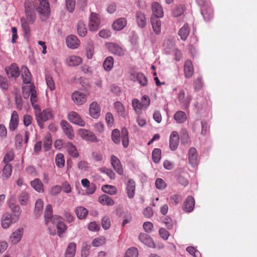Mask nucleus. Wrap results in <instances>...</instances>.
Listing matches in <instances>:
<instances>
[{
	"label": "nucleus",
	"instance_id": "603ef678",
	"mask_svg": "<svg viewBox=\"0 0 257 257\" xmlns=\"http://www.w3.org/2000/svg\"><path fill=\"white\" fill-rule=\"evenodd\" d=\"M132 106L137 113L140 114L141 113V109L143 107L139 99L136 98L133 99L132 100Z\"/></svg>",
	"mask_w": 257,
	"mask_h": 257
},
{
	"label": "nucleus",
	"instance_id": "58836bf2",
	"mask_svg": "<svg viewBox=\"0 0 257 257\" xmlns=\"http://www.w3.org/2000/svg\"><path fill=\"white\" fill-rule=\"evenodd\" d=\"M114 60L112 57L108 56L106 57L103 63V68L107 71H110L113 66Z\"/></svg>",
	"mask_w": 257,
	"mask_h": 257
},
{
	"label": "nucleus",
	"instance_id": "a211bd4d",
	"mask_svg": "<svg viewBox=\"0 0 257 257\" xmlns=\"http://www.w3.org/2000/svg\"><path fill=\"white\" fill-rule=\"evenodd\" d=\"M2 226L4 229H7L14 222V220L12 215L9 213H5L2 216Z\"/></svg>",
	"mask_w": 257,
	"mask_h": 257
},
{
	"label": "nucleus",
	"instance_id": "4be33fe9",
	"mask_svg": "<svg viewBox=\"0 0 257 257\" xmlns=\"http://www.w3.org/2000/svg\"><path fill=\"white\" fill-rule=\"evenodd\" d=\"M19 123L18 114L16 111L12 113L11 120L9 123V129L11 131H15L18 127Z\"/></svg>",
	"mask_w": 257,
	"mask_h": 257
},
{
	"label": "nucleus",
	"instance_id": "79ce46f5",
	"mask_svg": "<svg viewBox=\"0 0 257 257\" xmlns=\"http://www.w3.org/2000/svg\"><path fill=\"white\" fill-rule=\"evenodd\" d=\"M52 141L50 134H47L43 141V149L45 151L49 150L52 146Z\"/></svg>",
	"mask_w": 257,
	"mask_h": 257
},
{
	"label": "nucleus",
	"instance_id": "864d4df0",
	"mask_svg": "<svg viewBox=\"0 0 257 257\" xmlns=\"http://www.w3.org/2000/svg\"><path fill=\"white\" fill-rule=\"evenodd\" d=\"M105 243V239L103 236H99L95 238L92 241V245L94 247H99Z\"/></svg>",
	"mask_w": 257,
	"mask_h": 257
},
{
	"label": "nucleus",
	"instance_id": "09e8293b",
	"mask_svg": "<svg viewBox=\"0 0 257 257\" xmlns=\"http://www.w3.org/2000/svg\"><path fill=\"white\" fill-rule=\"evenodd\" d=\"M44 203L42 199H38L37 200L35 203V214L39 216L43 209Z\"/></svg>",
	"mask_w": 257,
	"mask_h": 257
},
{
	"label": "nucleus",
	"instance_id": "4c0bfd02",
	"mask_svg": "<svg viewBox=\"0 0 257 257\" xmlns=\"http://www.w3.org/2000/svg\"><path fill=\"white\" fill-rule=\"evenodd\" d=\"M31 186L37 192H42L43 191V184L39 179H35L31 182Z\"/></svg>",
	"mask_w": 257,
	"mask_h": 257
},
{
	"label": "nucleus",
	"instance_id": "bb28decb",
	"mask_svg": "<svg viewBox=\"0 0 257 257\" xmlns=\"http://www.w3.org/2000/svg\"><path fill=\"white\" fill-rule=\"evenodd\" d=\"M126 20L124 18H121L116 20L112 25L114 30L119 31L122 30L126 25Z\"/></svg>",
	"mask_w": 257,
	"mask_h": 257
},
{
	"label": "nucleus",
	"instance_id": "f257e3e1",
	"mask_svg": "<svg viewBox=\"0 0 257 257\" xmlns=\"http://www.w3.org/2000/svg\"><path fill=\"white\" fill-rule=\"evenodd\" d=\"M24 5L25 13L30 21L33 22L36 20V10H37L42 21H45L49 19L51 11L47 0H26Z\"/></svg>",
	"mask_w": 257,
	"mask_h": 257
},
{
	"label": "nucleus",
	"instance_id": "bf43d9fd",
	"mask_svg": "<svg viewBox=\"0 0 257 257\" xmlns=\"http://www.w3.org/2000/svg\"><path fill=\"white\" fill-rule=\"evenodd\" d=\"M114 106L119 115L123 116L124 114V108L122 103L119 101L115 102L114 103Z\"/></svg>",
	"mask_w": 257,
	"mask_h": 257
},
{
	"label": "nucleus",
	"instance_id": "7ed1b4c3",
	"mask_svg": "<svg viewBox=\"0 0 257 257\" xmlns=\"http://www.w3.org/2000/svg\"><path fill=\"white\" fill-rule=\"evenodd\" d=\"M89 93L87 91H75L71 94V98L77 105H82L86 101Z\"/></svg>",
	"mask_w": 257,
	"mask_h": 257
},
{
	"label": "nucleus",
	"instance_id": "49530a36",
	"mask_svg": "<svg viewBox=\"0 0 257 257\" xmlns=\"http://www.w3.org/2000/svg\"><path fill=\"white\" fill-rule=\"evenodd\" d=\"M178 99L186 107H188L190 101V97H187L186 98H185V93L183 90L179 91L178 94Z\"/></svg>",
	"mask_w": 257,
	"mask_h": 257
},
{
	"label": "nucleus",
	"instance_id": "39448f33",
	"mask_svg": "<svg viewBox=\"0 0 257 257\" xmlns=\"http://www.w3.org/2000/svg\"><path fill=\"white\" fill-rule=\"evenodd\" d=\"M100 24V20L98 16L94 13H92L89 17L88 24L89 29L91 31H97Z\"/></svg>",
	"mask_w": 257,
	"mask_h": 257
},
{
	"label": "nucleus",
	"instance_id": "412c9836",
	"mask_svg": "<svg viewBox=\"0 0 257 257\" xmlns=\"http://www.w3.org/2000/svg\"><path fill=\"white\" fill-rule=\"evenodd\" d=\"M152 10L154 15V17L162 18L164 16V12L162 6L157 2H154L152 5Z\"/></svg>",
	"mask_w": 257,
	"mask_h": 257
},
{
	"label": "nucleus",
	"instance_id": "9b49d317",
	"mask_svg": "<svg viewBox=\"0 0 257 257\" xmlns=\"http://www.w3.org/2000/svg\"><path fill=\"white\" fill-rule=\"evenodd\" d=\"M130 78L134 81H137L142 86H145L147 84V78L142 73H132L131 74Z\"/></svg>",
	"mask_w": 257,
	"mask_h": 257
},
{
	"label": "nucleus",
	"instance_id": "680f3d73",
	"mask_svg": "<svg viewBox=\"0 0 257 257\" xmlns=\"http://www.w3.org/2000/svg\"><path fill=\"white\" fill-rule=\"evenodd\" d=\"M182 200V196L180 194H174L170 197V201L172 204L177 205Z\"/></svg>",
	"mask_w": 257,
	"mask_h": 257
},
{
	"label": "nucleus",
	"instance_id": "774afa93",
	"mask_svg": "<svg viewBox=\"0 0 257 257\" xmlns=\"http://www.w3.org/2000/svg\"><path fill=\"white\" fill-rule=\"evenodd\" d=\"M156 186L159 189H164L166 187V184L164 180L161 178H158L156 180Z\"/></svg>",
	"mask_w": 257,
	"mask_h": 257
},
{
	"label": "nucleus",
	"instance_id": "3c124183",
	"mask_svg": "<svg viewBox=\"0 0 257 257\" xmlns=\"http://www.w3.org/2000/svg\"><path fill=\"white\" fill-rule=\"evenodd\" d=\"M45 79L47 85L51 91H53L55 89V86L54 81L52 79V76L49 73L45 74Z\"/></svg>",
	"mask_w": 257,
	"mask_h": 257
},
{
	"label": "nucleus",
	"instance_id": "f704fd0d",
	"mask_svg": "<svg viewBox=\"0 0 257 257\" xmlns=\"http://www.w3.org/2000/svg\"><path fill=\"white\" fill-rule=\"evenodd\" d=\"M201 14L203 16L204 20L206 21H208L213 17V11L211 8H206L204 6L201 9Z\"/></svg>",
	"mask_w": 257,
	"mask_h": 257
},
{
	"label": "nucleus",
	"instance_id": "ddd939ff",
	"mask_svg": "<svg viewBox=\"0 0 257 257\" xmlns=\"http://www.w3.org/2000/svg\"><path fill=\"white\" fill-rule=\"evenodd\" d=\"M5 70L9 78H16L20 75L19 68L16 63H13L10 66L6 67Z\"/></svg>",
	"mask_w": 257,
	"mask_h": 257
},
{
	"label": "nucleus",
	"instance_id": "13d9d810",
	"mask_svg": "<svg viewBox=\"0 0 257 257\" xmlns=\"http://www.w3.org/2000/svg\"><path fill=\"white\" fill-rule=\"evenodd\" d=\"M111 138L115 144H119L120 143V133L118 130L115 129L113 130L111 134Z\"/></svg>",
	"mask_w": 257,
	"mask_h": 257
},
{
	"label": "nucleus",
	"instance_id": "e433bc0d",
	"mask_svg": "<svg viewBox=\"0 0 257 257\" xmlns=\"http://www.w3.org/2000/svg\"><path fill=\"white\" fill-rule=\"evenodd\" d=\"M76 245L74 242L70 243L65 252V257H74L75 254Z\"/></svg>",
	"mask_w": 257,
	"mask_h": 257
},
{
	"label": "nucleus",
	"instance_id": "8fccbe9b",
	"mask_svg": "<svg viewBox=\"0 0 257 257\" xmlns=\"http://www.w3.org/2000/svg\"><path fill=\"white\" fill-rule=\"evenodd\" d=\"M12 166L10 164H6L3 170V177L6 179L9 178L12 172Z\"/></svg>",
	"mask_w": 257,
	"mask_h": 257
},
{
	"label": "nucleus",
	"instance_id": "aec40b11",
	"mask_svg": "<svg viewBox=\"0 0 257 257\" xmlns=\"http://www.w3.org/2000/svg\"><path fill=\"white\" fill-rule=\"evenodd\" d=\"M139 240L150 247L155 248V244L152 238L147 234L142 233L140 234Z\"/></svg>",
	"mask_w": 257,
	"mask_h": 257
},
{
	"label": "nucleus",
	"instance_id": "37998d69",
	"mask_svg": "<svg viewBox=\"0 0 257 257\" xmlns=\"http://www.w3.org/2000/svg\"><path fill=\"white\" fill-rule=\"evenodd\" d=\"M121 139L122 145L124 148H127L129 144L128 132L125 128L121 130Z\"/></svg>",
	"mask_w": 257,
	"mask_h": 257
},
{
	"label": "nucleus",
	"instance_id": "2eb2a0df",
	"mask_svg": "<svg viewBox=\"0 0 257 257\" xmlns=\"http://www.w3.org/2000/svg\"><path fill=\"white\" fill-rule=\"evenodd\" d=\"M179 137L176 131H173L170 136L169 145L172 151H175L178 148L179 145Z\"/></svg>",
	"mask_w": 257,
	"mask_h": 257
},
{
	"label": "nucleus",
	"instance_id": "052dcab7",
	"mask_svg": "<svg viewBox=\"0 0 257 257\" xmlns=\"http://www.w3.org/2000/svg\"><path fill=\"white\" fill-rule=\"evenodd\" d=\"M184 12V8L182 5L177 6L174 10L173 15L174 17H178L182 15Z\"/></svg>",
	"mask_w": 257,
	"mask_h": 257
},
{
	"label": "nucleus",
	"instance_id": "473e14b6",
	"mask_svg": "<svg viewBox=\"0 0 257 257\" xmlns=\"http://www.w3.org/2000/svg\"><path fill=\"white\" fill-rule=\"evenodd\" d=\"M30 196L26 191L22 192L18 196V200L21 205L25 206L29 202Z\"/></svg>",
	"mask_w": 257,
	"mask_h": 257
},
{
	"label": "nucleus",
	"instance_id": "7c9ffc66",
	"mask_svg": "<svg viewBox=\"0 0 257 257\" xmlns=\"http://www.w3.org/2000/svg\"><path fill=\"white\" fill-rule=\"evenodd\" d=\"M22 77L23 82L29 84L31 81V74L28 69L25 66L22 67Z\"/></svg>",
	"mask_w": 257,
	"mask_h": 257
},
{
	"label": "nucleus",
	"instance_id": "6ab92c4d",
	"mask_svg": "<svg viewBox=\"0 0 257 257\" xmlns=\"http://www.w3.org/2000/svg\"><path fill=\"white\" fill-rule=\"evenodd\" d=\"M89 114L93 118H98L100 114V108L96 102H92L89 107Z\"/></svg>",
	"mask_w": 257,
	"mask_h": 257
},
{
	"label": "nucleus",
	"instance_id": "423d86ee",
	"mask_svg": "<svg viewBox=\"0 0 257 257\" xmlns=\"http://www.w3.org/2000/svg\"><path fill=\"white\" fill-rule=\"evenodd\" d=\"M108 50L112 54L118 56H123L125 54L124 50L119 45L113 43H109L106 44Z\"/></svg>",
	"mask_w": 257,
	"mask_h": 257
},
{
	"label": "nucleus",
	"instance_id": "dca6fc26",
	"mask_svg": "<svg viewBox=\"0 0 257 257\" xmlns=\"http://www.w3.org/2000/svg\"><path fill=\"white\" fill-rule=\"evenodd\" d=\"M81 57L76 55H71L66 59V64L70 67H75L79 65L82 62Z\"/></svg>",
	"mask_w": 257,
	"mask_h": 257
},
{
	"label": "nucleus",
	"instance_id": "0e129e2a",
	"mask_svg": "<svg viewBox=\"0 0 257 257\" xmlns=\"http://www.w3.org/2000/svg\"><path fill=\"white\" fill-rule=\"evenodd\" d=\"M56 226L58 230V233L59 235L60 236L61 234L65 232V230L66 229V226L64 223L61 221V220H60L59 222H58Z\"/></svg>",
	"mask_w": 257,
	"mask_h": 257
},
{
	"label": "nucleus",
	"instance_id": "2f4dec72",
	"mask_svg": "<svg viewBox=\"0 0 257 257\" xmlns=\"http://www.w3.org/2000/svg\"><path fill=\"white\" fill-rule=\"evenodd\" d=\"M77 218L79 219H83L87 215L88 210L83 206H78L74 210Z\"/></svg>",
	"mask_w": 257,
	"mask_h": 257
},
{
	"label": "nucleus",
	"instance_id": "f03ea898",
	"mask_svg": "<svg viewBox=\"0 0 257 257\" xmlns=\"http://www.w3.org/2000/svg\"><path fill=\"white\" fill-rule=\"evenodd\" d=\"M36 115L39 125L42 127L44 122L52 118L53 113L51 109L47 108L43 110L42 112L36 111Z\"/></svg>",
	"mask_w": 257,
	"mask_h": 257
},
{
	"label": "nucleus",
	"instance_id": "4d7b16f0",
	"mask_svg": "<svg viewBox=\"0 0 257 257\" xmlns=\"http://www.w3.org/2000/svg\"><path fill=\"white\" fill-rule=\"evenodd\" d=\"M138 251L136 247H131L128 248L125 254L124 257H138Z\"/></svg>",
	"mask_w": 257,
	"mask_h": 257
},
{
	"label": "nucleus",
	"instance_id": "c9c22d12",
	"mask_svg": "<svg viewBox=\"0 0 257 257\" xmlns=\"http://www.w3.org/2000/svg\"><path fill=\"white\" fill-rule=\"evenodd\" d=\"M66 147L69 154L72 157L77 158L79 156V154L76 148L71 142L67 143Z\"/></svg>",
	"mask_w": 257,
	"mask_h": 257
},
{
	"label": "nucleus",
	"instance_id": "f3484780",
	"mask_svg": "<svg viewBox=\"0 0 257 257\" xmlns=\"http://www.w3.org/2000/svg\"><path fill=\"white\" fill-rule=\"evenodd\" d=\"M26 18H22L21 19V23L24 35L27 36L30 34V32L29 24H34L35 21H34L33 22L30 21V19L26 14Z\"/></svg>",
	"mask_w": 257,
	"mask_h": 257
},
{
	"label": "nucleus",
	"instance_id": "338daca9",
	"mask_svg": "<svg viewBox=\"0 0 257 257\" xmlns=\"http://www.w3.org/2000/svg\"><path fill=\"white\" fill-rule=\"evenodd\" d=\"M14 158V154L12 151H9L4 157L3 161L5 164H9V163L12 161Z\"/></svg>",
	"mask_w": 257,
	"mask_h": 257
},
{
	"label": "nucleus",
	"instance_id": "72a5a7b5",
	"mask_svg": "<svg viewBox=\"0 0 257 257\" xmlns=\"http://www.w3.org/2000/svg\"><path fill=\"white\" fill-rule=\"evenodd\" d=\"M190 33V29L188 25H184L180 29L178 32V35L183 41L187 39Z\"/></svg>",
	"mask_w": 257,
	"mask_h": 257
},
{
	"label": "nucleus",
	"instance_id": "6e6d98bb",
	"mask_svg": "<svg viewBox=\"0 0 257 257\" xmlns=\"http://www.w3.org/2000/svg\"><path fill=\"white\" fill-rule=\"evenodd\" d=\"M161 151L159 149H155L152 152V159L155 163H158L161 159Z\"/></svg>",
	"mask_w": 257,
	"mask_h": 257
},
{
	"label": "nucleus",
	"instance_id": "5701e85b",
	"mask_svg": "<svg viewBox=\"0 0 257 257\" xmlns=\"http://www.w3.org/2000/svg\"><path fill=\"white\" fill-rule=\"evenodd\" d=\"M127 196L129 198H133L135 195L136 184L135 181L131 179L126 183V187Z\"/></svg>",
	"mask_w": 257,
	"mask_h": 257
},
{
	"label": "nucleus",
	"instance_id": "6e6552de",
	"mask_svg": "<svg viewBox=\"0 0 257 257\" xmlns=\"http://www.w3.org/2000/svg\"><path fill=\"white\" fill-rule=\"evenodd\" d=\"M24 233V228L20 227L16 229L11 235L10 240L13 244H17L22 239Z\"/></svg>",
	"mask_w": 257,
	"mask_h": 257
},
{
	"label": "nucleus",
	"instance_id": "cd10ccee",
	"mask_svg": "<svg viewBox=\"0 0 257 257\" xmlns=\"http://www.w3.org/2000/svg\"><path fill=\"white\" fill-rule=\"evenodd\" d=\"M136 18L137 23L139 27L143 28L146 25V19L144 13L141 12L136 13Z\"/></svg>",
	"mask_w": 257,
	"mask_h": 257
},
{
	"label": "nucleus",
	"instance_id": "69168bd1",
	"mask_svg": "<svg viewBox=\"0 0 257 257\" xmlns=\"http://www.w3.org/2000/svg\"><path fill=\"white\" fill-rule=\"evenodd\" d=\"M66 4L68 11L72 13L75 7V0H66Z\"/></svg>",
	"mask_w": 257,
	"mask_h": 257
},
{
	"label": "nucleus",
	"instance_id": "393cba45",
	"mask_svg": "<svg viewBox=\"0 0 257 257\" xmlns=\"http://www.w3.org/2000/svg\"><path fill=\"white\" fill-rule=\"evenodd\" d=\"M195 201L193 197L188 196L184 203V210L186 212H191L194 207Z\"/></svg>",
	"mask_w": 257,
	"mask_h": 257
},
{
	"label": "nucleus",
	"instance_id": "0eeeda50",
	"mask_svg": "<svg viewBox=\"0 0 257 257\" xmlns=\"http://www.w3.org/2000/svg\"><path fill=\"white\" fill-rule=\"evenodd\" d=\"M68 119L72 123L79 125L84 126L85 121L82 119L80 115L75 111H71L68 114Z\"/></svg>",
	"mask_w": 257,
	"mask_h": 257
},
{
	"label": "nucleus",
	"instance_id": "c85d7f7f",
	"mask_svg": "<svg viewBox=\"0 0 257 257\" xmlns=\"http://www.w3.org/2000/svg\"><path fill=\"white\" fill-rule=\"evenodd\" d=\"M98 201L103 205L112 206L114 204L113 200L110 197L105 194L100 196Z\"/></svg>",
	"mask_w": 257,
	"mask_h": 257
},
{
	"label": "nucleus",
	"instance_id": "e2e57ef3",
	"mask_svg": "<svg viewBox=\"0 0 257 257\" xmlns=\"http://www.w3.org/2000/svg\"><path fill=\"white\" fill-rule=\"evenodd\" d=\"M29 90L30 91V99L31 103L33 105H34V103L37 101V93L36 90L34 89V87L31 86L29 88Z\"/></svg>",
	"mask_w": 257,
	"mask_h": 257
},
{
	"label": "nucleus",
	"instance_id": "f8f14e48",
	"mask_svg": "<svg viewBox=\"0 0 257 257\" xmlns=\"http://www.w3.org/2000/svg\"><path fill=\"white\" fill-rule=\"evenodd\" d=\"M61 126L64 133L67 137L70 140L73 139L74 138V133L71 125L66 120H63L61 122Z\"/></svg>",
	"mask_w": 257,
	"mask_h": 257
},
{
	"label": "nucleus",
	"instance_id": "9d476101",
	"mask_svg": "<svg viewBox=\"0 0 257 257\" xmlns=\"http://www.w3.org/2000/svg\"><path fill=\"white\" fill-rule=\"evenodd\" d=\"M9 206L12 212L11 214L13 217L14 222H16L19 219L22 213V210L19 205L14 202H9Z\"/></svg>",
	"mask_w": 257,
	"mask_h": 257
},
{
	"label": "nucleus",
	"instance_id": "a19ab883",
	"mask_svg": "<svg viewBox=\"0 0 257 257\" xmlns=\"http://www.w3.org/2000/svg\"><path fill=\"white\" fill-rule=\"evenodd\" d=\"M174 118L178 123H183L187 119L185 113L182 111H177L175 114Z\"/></svg>",
	"mask_w": 257,
	"mask_h": 257
},
{
	"label": "nucleus",
	"instance_id": "4468645a",
	"mask_svg": "<svg viewBox=\"0 0 257 257\" xmlns=\"http://www.w3.org/2000/svg\"><path fill=\"white\" fill-rule=\"evenodd\" d=\"M66 43L68 47L73 49L78 48L80 44L78 38L73 35H71L66 37Z\"/></svg>",
	"mask_w": 257,
	"mask_h": 257
},
{
	"label": "nucleus",
	"instance_id": "a878e982",
	"mask_svg": "<svg viewBox=\"0 0 257 257\" xmlns=\"http://www.w3.org/2000/svg\"><path fill=\"white\" fill-rule=\"evenodd\" d=\"M188 159L189 163L192 166H195L197 164V154L195 148H191L189 150Z\"/></svg>",
	"mask_w": 257,
	"mask_h": 257
},
{
	"label": "nucleus",
	"instance_id": "1a4fd4ad",
	"mask_svg": "<svg viewBox=\"0 0 257 257\" xmlns=\"http://www.w3.org/2000/svg\"><path fill=\"white\" fill-rule=\"evenodd\" d=\"M110 162L111 166L116 172L120 175H122L123 173L122 165L118 158L114 155H112L110 157Z\"/></svg>",
	"mask_w": 257,
	"mask_h": 257
},
{
	"label": "nucleus",
	"instance_id": "20e7f679",
	"mask_svg": "<svg viewBox=\"0 0 257 257\" xmlns=\"http://www.w3.org/2000/svg\"><path fill=\"white\" fill-rule=\"evenodd\" d=\"M78 134L82 139L87 142L96 143L98 141L95 135L88 130L80 128L78 131Z\"/></svg>",
	"mask_w": 257,
	"mask_h": 257
},
{
	"label": "nucleus",
	"instance_id": "de8ad7c7",
	"mask_svg": "<svg viewBox=\"0 0 257 257\" xmlns=\"http://www.w3.org/2000/svg\"><path fill=\"white\" fill-rule=\"evenodd\" d=\"M85 55L88 59H91L94 54V46L92 43H88L86 47Z\"/></svg>",
	"mask_w": 257,
	"mask_h": 257
},
{
	"label": "nucleus",
	"instance_id": "b1692460",
	"mask_svg": "<svg viewBox=\"0 0 257 257\" xmlns=\"http://www.w3.org/2000/svg\"><path fill=\"white\" fill-rule=\"evenodd\" d=\"M151 22L155 33L157 35L160 34L161 30V21L157 18L152 17L151 19Z\"/></svg>",
	"mask_w": 257,
	"mask_h": 257
},
{
	"label": "nucleus",
	"instance_id": "5fc2aeb1",
	"mask_svg": "<svg viewBox=\"0 0 257 257\" xmlns=\"http://www.w3.org/2000/svg\"><path fill=\"white\" fill-rule=\"evenodd\" d=\"M55 162L56 165L59 168H62L64 166L65 160L62 154H59L56 155L55 158Z\"/></svg>",
	"mask_w": 257,
	"mask_h": 257
},
{
	"label": "nucleus",
	"instance_id": "a18cd8bd",
	"mask_svg": "<svg viewBox=\"0 0 257 257\" xmlns=\"http://www.w3.org/2000/svg\"><path fill=\"white\" fill-rule=\"evenodd\" d=\"M52 206L50 204H48L46 206L45 210V223L47 225H49V219L50 217L52 216Z\"/></svg>",
	"mask_w": 257,
	"mask_h": 257
},
{
	"label": "nucleus",
	"instance_id": "ea45409f",
	"mask_svg": "<svg viewBox=\"0 0 257 257\" xmlns=\"http://www.w3.org/2000/svg\"><path fill=\"white\" fill-rule=\"evenodd\" d=\"M102 191L105 193L113 195L117 193L116 188L112 185H104L101 187Z\"/></svg>",
	"mask_w": 257,
	"mask_h": 257
},
{
	"label": "nucleus",
	"instance_id": "c03bdc74",
	"mask_svg": "<svg viewBox=\"0 0 257 257\" xmlns=\"http://www.w3.org/2000/svg\"><path fill=\"white\" fill-rule=\"evenodd\" d=\"M77 29L78 34L80 37H83L86 36L87 30L85 24L82 21H80L78 22Z\"/></svg>",
	"mask_w": 257,
	"mask_h": 257
},
{
	"label": "nucleus",
	"instance_id": "c756f323",
	"mask_svg": "<svg viewBox=\"0 0 257 257\" xmlns=\"http://www.w3.org/2000/svg\"><path fill=\"white\" fill-rule=\"evenodd\" d=\"M194 72L193 66L190 60H187L184 65V73L187 78L191 77Z\"/></svg>",
	"mask_w": 257,
	"mask_h": 257
}]
</instances>
